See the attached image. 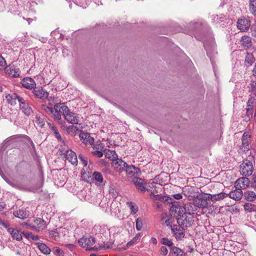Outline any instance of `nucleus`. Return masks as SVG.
Here are the masks:
<instances>
[{"label": "nucleus", "instance_id": "f257e3e1", "mask_svg": "<svg viewBox=\"0 0 256 256\" xmlns=\"http://www.w3.org/2000/svg\"><path fill=\"white\" fill-rule=\"evenodd\" d=\"M79 245L86 250L98 251L101 250H106L110 248V244H101L98 246H93L96 242L95 238L90 236L88 237H82L78 241Z\"/></svg>", "mask_w": 256, "mask_h": 256}, {"label": "nucleus", "instance_id": "f03ea898", "mask_svg": "<svg viewBox=\"0 0 256 256\" xmlns=\"http://www.w3.org/2000/svg\"><path fill=\"white\" fill-rule=\"evenodd\" d=\"M68 112H69V108L67 106L62 104H56L54 106L53 118L55 120L60 124L62 115L64 117Z\"/></svg>", "mask_w": 256, "mask_h": 256}, {"label": "nucleus", "instance_id": "7ed1b4c3", "mask_svg": "<svg viewBox=\"0 0 256 256\" xmlns=\"http://www.w3.org/2000/svg\"><path fill=\"white\" fill-rule=\"evenodd\" d=\"M240 174L245 176L252 175L254 168L252 163L248 160L244 162L240 166Z\"/></svg>", "mask_w": 256, "mask_h": 256}, {"label": "nucleus", "instance_id": "20e7f679", "mask_svg": "<svg viewBox=\"0 0 256 256\" xmlns=\"http://www.w3.org/2000/svg\"><path fill=\"white\" fill-rule=\"evenodd\" d=\"M171 230L176 240H181L185 236L184 228L176 224L171 226Z\"/></svg>", "mask_w": 256, "mask_h": 256}, {"label": "nucleus", "instance_id": "39448f33", "mask_svg": "<svg viewBox=\"0 0 256 256\" xmlns=\"http://www.w3.org/2000/svg\"><path fill=\"white\" fill-rule=\"evenodd\" d=\"M22 138H26L28 140L30 145L32 146V148H34V144L30 138L26 135L24 134H16L6 139V142H9L10 144L15 142H19L21 140V139Z\"/></svg>", "mask_w": 256, "mask_h": 256}, {"label": "nucleus", "instance_id": "423d86ee", "mask_svg": "<svg viewBox=\"0 0 256 256\" xmlns=\"http://www.w3.org/2000/svg\"><path fill=\"white\" fill-rule=\"evenodd\" d=\"M6 73L8 74L14 78H18L20 75V70L19 68L16 67L13 63L6 66L4 68Z\"/></svg>", "mask_w": 256, "mask_h": 256}, {"label": "nucleus", "instance_id": "0eeeda50", "mask_svg": "<svg viewBox=\"0 0 256 256\" xmlns=\"http://www.w3.org/2000/svg\"><path fill=\"white\" fill-rule=\"evenodd\" d=\"M80 138L82 142L86 144H90L94 148H97L94 145V138L92 137L89 133L88 132H81L79 135Z\"/></svg>", "mask_w": 256, "mask_h": 256}, {"label": "nucleus", "instance_id": "6e6552de", "mask_svg": "<svg viewBox=\"0 0 256 256\" xmlns=\"http://www.w3.org/2000/svg\"><path fill=\"white\" fill-rule=\"evenodd\" d=\"M66 159L74 166L78 164V158L76 153L71 150H66L62 153Z\"/></svg>", "mask_w": 256, "mask_h": 256}, {"label": "nucleus", "instance_id": "1a4fd4ad", "mask_svg": "<svg viewBox=\"0 0 256 256\" xmlns=\"http://www.w3.org/2000/svg\"><path fill=\"white\" fill-rule=\"evenodd\" d=\"M250 181L246 177H242L238 178L235 182L236 188H240L241 190L246 188L249 186Z\"/></svg>", "mask_w": 256, "mask_h": 256}, {"label": "nucleus", "instance_id": "9d476101", "mask_svg": "<svg viewBox=\"0 0 256 256\" xmlns=\"http://www.w3.org/2000/svg\"><path fill=\"white\" fill-rule=\"evenodd\" d=\"M124 171L126 172L127 175L130 177H137L140 174V171L138 168L134 166H128L126 168Z\"/></svg>", "mask_w": 256, "mask_h": 256}, {"label": "nucleus", "instance_id": "9b49d317", "mask_svg": "<svg viewBox=\"0 0 256 256\" xmlns=\"http://www.w3.org/2000/svg\"><path fill=\"white\" fill-rule=\"evenodd\" d=\"M35 96L40 99H44L48 98V93L42 87H35L32 90Z\"/></svg>", "mask_w": 256, "mask_h": 256}, {"label": "nucleus", "instance_id": "f8f14e48", "mask_svg": "<svg viewBox=\"0 0 256 256\" xmlns=\"http://www.w3.org/2000/svg\"><path fill=\"white\" fill-rule=\"evenodd\" d=\"M127 163L123 161L122 159L116 158L115 160H113V166L114 168L120 172L124 171L126 168L127 166Z\"/></svg>", "mask_w": 256, "mask_h": 256}, {"label": "nucleus", "instance_id": "ddd939ff", "mask_svg": "<svg viewBox=\"0 0 256 256\" xmlns=\"http://www.w3.org/2000/svg\"><path fill=\"white\" fill-rule=\"evenodd\" d=\"M132 182H134L136 187L142 192H144L146 191V188L144 185L146 182L144 180L137 177H134L132 178Z\"/></svg>", "mask_w": 256, "mask_h": 256}, {"label": "nucleus", "instance_id": "4468645a", "mask_svg": "<svg viewBox=\"0 0 256 256\" xmlns=\"http://www.w3.org/2000/svg\"><path fill=\"white\" fill-rule=\"evenodd\" d=\"M250 26L249 21L245 18L239 19L237 22V27L241 31L244 32L248 29Z\"/></svg>", "mask_w": 256, "mask_h": 256}, {"label": "nucleus", "instance_id": "2eb2a0df", "mask_svg": "<svg viewBox=\"0 0 256 256\" xmlns=\"http://www.w3.org/2000/svg\"><path fill=\"white\" fill-rule=\"evenodd\" d=\"M22 86L28 89L32 90L35 88L36 83L33 79L30 78H25L21 82Z\"/></svg>", "mask_w": 256, "mask_h": 256}, {"label": "nucleus", "instance_id": "dca6fc26", "mask_svg": "<svg viewBox=\"0 0 256 256\" xmlns=\"http://www.w3.org/2000/svg\"><path fill=\"white\" fill-rule=\"evenodd\" d=\"M35 224L36 226H35V231L40 232L46 227V222L43 219L41 218H36L34 220Z\"/></svg>", "mask_w": 256, "mask_h": 256}, {"label": "nucleus", "instance_id": "f3484780", "mask_svg": "<svg viewBox=\"0 0 256 256\" xmlns=\"http://www.w3.org/2000/svg\"><path fill=\"white\" fill-rule=\"evenodd\" d=\"M242 192L240 188H236L235 190L232 191L228 194V196L236 200H240L242 198Z\"/></svg>", "mask_w": 256, "mask_h": 256}, {"label": "nucleus", "instance_id": "a211bd4d", "mask_svg": "<svg viewBox=\"0 0 256 256\" xmlns=\"http://www.w3.org/2000/svg\"><path fill=\"white\" fill-rule=\"evenodd\" d=\"M66 120L68 122L72 124H77L78 122V117L76 114L72 112L69 110V112H68L64 116Z\"/></svg>", "mask_w": 256, "mask_h": 256}, {"label": "nucleus", "instance_id": "6ab92c4d", "mask_svg": "<svg viewBox=\"0 0 256 256\" xmlns=\"http://www.w3.org/2000/svg\"><path fill=\"white\" fill-rule=\"evenodd\" d=\"M29 212L26 210V209H20L14 212V215L16 218L24 220L29 216Z\"/></svg>", "mask_w": 256, "mask_h": 256}, {"label": "nucleus", "instance_id": "aec40b11", "mask_svg": "<svg viewBox=\"0 0 256 256\" xmlns=\"http://www.w3.org/2000/svg\"><path fill=\"white\" fill-rule=\"evenodd\" d=\"M38 250L40 251L42 253L44 254L48 255L50 254L51 250L50 248L45 244L40 243V242H36L35 244Z\"/></svg>", "mask_w": 256, "mask_h": 256}, {"label": "nucleus", "instance_id": "412c9836", "mask_svg": "<svg viewBox=\"0 0 256 256\" xmlns=\"http://www.w3.org/2000/svg\"><path fill=\"white\" fill-rule=\"evenodd\" d=\"M250 135L248 132H244L242 138V144L246 149H249Z\"/></svg>", "mask_w": 256, "mask_h": 256}, {"label": "nucleus", "instance_id": "4be33fe9", "mask_svg": "<svg viewBox=\"0 0 256 256\" xmlns=\"http://www.w3.org/2000/svg\"><path fill=\"white\" fill-rule=\"evenodd\" d=\"M228 196V194L225 192H220L215 194H210V200L212 202H216L222 200Z\"/></svg>", "mask_w": 256, "mask_h": 256}, {"label": "nucleus", "instance_id": "5701e85b", "mask_svg": "<svg viewBox=\"0 0 256 256\" xmlns=\"http://www.w3.org/2000/svg\"><path fill=\"white\" fill-rule=\"evenodd\" d=\"M241 44L246 49L249 48L252 46V39L250 36H244L241 38Z\"/></svg>", "mask_w": 256, "mask_h": 256}, {"label": "nucleus", "instance_id": "b1692460", "mask_svg": "<svg viewBox=\"0 0 256 256\" xmlns=\"http://www.w3.org/2000/svg\"><path fill=\"white\" fill-rule=\"evenodd\" d=\"M8 231L10 234V235L14 239L18 241H20L22 240V234L17 230L10 228L8 229Z\"/></svg>", "mask_w": 256, "mask_h": 256}, {"label": "nucleus", "instance_id": "393cba45", "mask_svg": "<svg viewBox=\"0 0 256 256\" xmlns=\"http://www.w3.org/2000/svg\"><path fill=\"white\" fill-rule=\"evenodd\" d=\"M48 125L51 130L53 132L55 137L61 143L64 142V140H62L61 136L58 132L56 128L54 126L53 124L48 123Z\"/></svg>", "mask_w": 256, "mask_h": 256}, {"label": "nucleus", "instance_id": "a878e982", "mask_svg": "<svg viewBox=\"0 0 256 256\" xmlns=\"http://www.w3.org/2000/svg\"><path fill=\"white\" fill-rule=\"evenodd\" d=\"M18 95L16 93H12L11 94H7L6 96V98L7 102L12 106H14L16 104V98Z\"/></svg>", "mask_w": 256, "mask_h": 256}, {"label": "nucleus", "instance_id": "bb28decb", "mask_svg": "<svg viewBox=\"0 0 256 256\" xmlns=\"http://www.w3.org/2000/svg\"><path fill=\"white\" fill-rule=\"evenodd\" d=\"M192 206L193 207L196 208L197 209L198 208H207L208 204L207 202H201L200 200H198L196 199L194 200V202L192 204Z\"/></svg>", "mask_w": 256, "mask_h": 256}, {"label": "nucleus", "instance_id": "cd10ccee", "mask_svg": "<svg viewBox=\"0 0 256 256\" xmlns=\"http://www.w3.org/2000/svg\"><path fill=\"white\" fill-rule=\"evenodd\" d=\"M248 10L254 16H256V0H248Z\"/></svg>", "mask_w": 256, "mask_h": 256}, {"label": "nucleus", "instance_id": "c85d7f7f", "mask_svg": "<svg viewBox=\"0 0 256 256\" xmlns=\"http://www.w3.org/2000/svg\"><path fill=\"white\" fill-rule=\"evenodd\" d=\"M20 109L26 115L28 116L31 115L33 112L32 108L30 106V104H26L24 106L21 105Z\"/></svg>", "mask_w": 256, "mask_h": 256}, {"label": "nucleus", "instance_id": "c756f323", "mask_svg": "<svg viewBox=\"0 0 256 256\" xmlns=\"http://www.w3.org/2000/svg\"><path fill=\"white\" fill-rule=\"evenodd\" d=\"M35 122L40 128H43L45 124L44 116L42 114L36 115Z\"/></svg>", "mask_w": 256, "mask_h": 256}, {"label": "nucleus", "instance_id": "7c9ffc66", "mask_svg": "<svg viewBox=\"0 0 256 256\" xmlns=\"http://www.w3.org/2000/svg\"><path fill=\"white\" fill-rule=\"evenodd\" d=\"M192 203H189L188 204L185 205L184 207V209L185 210V212L186 214H194L196 211L197 208L195 207H193L192 206Z\"/></svg>", "mask_w": 256, "mask_h": 256}, {"label": "nucleus", "instance_id": "2f4dec72", "mask_svg": "<svg viewBox=\"0 0 256 256\" xmlns=\"http://www.w3.org/2000/svg\"><path fill=\"white\" fill-rule=\"evenodd\" d=\"M244 198L248 201L252 202L256 198V194L252 191L248 190L244 193Z\"/></svg>", "mask_w": 256, "mask_h": 256}, {"label": "nucleus", "instance_id": "473e14b6", "mask_svg": "<svg viewBox=\"0 0 256 256\" xmlns=\"http://www.w3.org/2000/svg\"><path fill=\"white\" fill-rule=\"evenodd\" d=\"M196 198L201 202H207V200H210V194L206 193H200L196 196Z\"/></svg>", "mask_w": 256, "mask_h": 256}, {"label": "nucleus", "instance_id": "72a5a7b5", "mask_svg": "<svg viewBox=\"0 0 256 256\" xmlns=\"http://www.w3.org/2000/svg\"><path fill=\"white\" fill-rule=\"evenodd\" d=\"M170 250L175 256H185L184 252L181 249L174 246L172 247Z\"/></svg>", "mask_w": 256, "mask_h": 256}, {"label": "nucleus", "instance_id": "f704fd0d", "mask_svg": "<svg viewBox=\"0 0 256 256\" xmlns=\"http://www.w3.org/2000/svg\"><path fill=\"white\" fill-rule=\"evenodd\" d=\"M186 213H184L182 215L178 214V217L177 218V222L180 226H182L186 224Z\"/></svg>", "mask_w": 256, "mask_h": 256}, {"label": "nucleus", "instance_id": "c9c22d12", "mask_svg": "<svg viewBox=\"0 0 256 256\" xmlns=\"http://www.w3.org/2000/svg\"><path fill=\"white\" fill-rule=\"evenodd\" d=\"M254 60L255 58L253 54L248 52L245 58V63L248 64V66H250L254 62Z\"/></svg>", "mask_w": 256, "mask_h": 256}, {"label": "nucleus", "instance_id": "e433bc0d", "mask_svg": "<svg viewBox=\"0 0 256 256\" xmlns=\"http://www.w3.org/2000/svg\"><path fill=\"white\" fill-rule=\"evenodd\" d=\"M127 204L130 210L131 214H136L138 210V208L136 205L132 202H128Z\"/></svg>", "mask_w": 256, "mask_h": 256}, {"label": "nucleus", "instance_id": "4c0bfd02", "mask_svg": "<svg viewBox=\"0 0 256 256\" xmlns=\"http://www.w3.org/2000/svg\"><path fill=\"white\" fill-rule=\"evenodd\" d=\"M244 208L245 210L249 212H256V206L250 204V203H246L244 205Z\"/></svg>", "mask_w": 256, "mask_h": 256}, {"label": "nucleus", "instance_id": "58836bf2", "mask_svg": "<svg viewBox=\"0 0 256 256\" xmlns=\"http://www.w3.org/2000/svg\"><path fill=\"white\" fill-rule=\"evenodd\" d=\"M93 176L97 182L102 184L103 182V177L102 174L100 172H94L93 174Z\"/></svg>", "mask_w": 256, "mask_h": 256}, {"label": "nucleus", "instance_id": "ea45409f", "mask_svg": "<svg viewBox=\"0 0 256 256\" xmlns=\"http://www.w3.org/2000/svg\"><path fill=\"white\" fill-rule=\"evenodd\" d=\"M160 242L164 245L168 246L170 248L174 246L173 242L166 238H162L160 240Z\"/></svg>", "mask_w": 256, "mask_h": 256}, {"label": "nucleus", "instance_id": "a19ab883", "mask_svg": "<svg viewBox=\"0 0 256 256\" xmlns=\"http://www.w3.org/2000/svg\"><path fill=\"white\" fill-rule=\"evenodd\" d=\"M42 110H44L48 114L54 115V108L48 106L46 105H42Z\"/></svg>", "mask_w": 256, "mask_h": 256}, {"label": "nucleus", "instance_id": "79ce46f5", "mask_svg": "<svg viewBox=\"0 0 256 256\" xmlns=\"http://www.w3.org/2000/svg\"><path fill=\"white\" fill-rule=\"evenodd\" d=\"M212 21L214 24L220 23L223 20L224 18L219 16L218 15H213L211 16Z\"/></svg>", "mask_w": 256, "mask_h": 256}, {"label": "nucleus", "instance_id": "37998d69", "mask_svg": "<svg viewBox=\"0 0 256 256\" xmlns=\"http://www.w3.org/2000/svg\"><path fill=\"white\" fill-rule=\"evenodd\" d=\"M50 238L55 240H58L60 238L59 234L55 230H50L49 232Z\"/></svg>", "mask_w": 256, "mask_h": 256}, {"label": "nucleus", "instance_id": "c03bdc74", "mask_svg": "<svg viewBox=\"0 0 256 256\" xmlns=\"http://www.w3.org/2000/svg\"><path fill=\"white\" fill-rule=\"evenodd\" d=\"M142 222L141 218H138L136 220V227L138 230H140L142 227Z\"/></svg>", "mask_w": 256, "mask_h": 256}, {"label": "nucleus", "instance_id": "a18cd8bd", "mask_svg": "<svg viewBox=\"0 0 256 256\" xmlns=\"http://www.w3.org/2000/svg\"><path fill=\"white\" fill-rule=\"evenodd\" d=\"M253 108L251 107H247L246 108V116L248 117V119L250 120L252 117L253 115Z\"/></svg>", "mask_w": 256, "mask_h": 256}, {"label": "nucleus", "instance_id": "49530a36", "mask_svg": "<svg viewBox=\"0 0 256 256\" xmlns=\"http://www.w3.org/2000/svg\"><path fill=\"white\" fill-rule=\"evenodd\" d=\"M248 87L250 88L249 91L254 94V92L256 88V82L254 80L252 81Z\"/></svg>", "mask_w": 256, "mask_h": 256}, {"label": "nucleus", "instance_id": "de8ad7c7", "mask_svg": "<svg viewBox=\"0 0 256 256\" xmlns=\"http://www.w3.org/2000/svg\"><path fill=\"white\" fill-rule=\"evenodd\" d=\"M20 225L25 228H29L33 230H35V226L29 224L28 222H24L20 224Z\"/></svg>", "mask_w": 256, "mask_h": 256}, {"label": "nucleus", "instance_id": "09e8293b", "mask_svg": "<svg viewBox=\"0 0 256 256\" xmlns=\"http://www.w3.org/2000/svg\"><path fill=\"white\" fill-rule=\"evenodd\" d=\"M6 64L5 59L2 56H0V67L5 68Z\"/></svg>", "mask_w": 256, "mask_h": 256}, {"label": "nucleus", "instance_id": "8fccbe9b", "mask_svg": "<svg viewBox=\"0 0 256 256\" xmlns=\"http://www.w3.org/2000/svg\"><path fill=\"white\" fill-rule=\"evenodd\" d=\"M16 100H18V101L20 103V108L21 107V105L24 106L27 104L25 100L22 98L18 96V98H17Z\"/></svg>", "mask_w": 256, "mask_h": 256}, {"label": "nucleus", "instance_id": "3c124183", "mask_svg": "<svg viewBox=\"0 0 256 256\" xmlns=\"http://www.w3.org/2000/svg\"><path fill=\"white\" fill-rule=\"evenodd\" d=\"M254 102V98H249V100H248V101L247 102L246 106L252 108Z\"/></svg>", "mask_w": 256, "mask_h": 256}, {"label": "nucleus", "instance_id": "603ef678", "mask_svg": "<svg viewBox=\"0 0 256 256\" xmlns=\"http://www.w3.org/2000/svg\"><path fill=\"white\" fill-rule=\"evenodd\" d=\"M93 155L96 156L98 158H102L103 156V153L100 150H96L92 152Z\"/></svg>", "mask_w": 256, "mask_h": 256}, {"label": "nucleus", "instance_id": "864d4df0", "mask_svg": "<svg viewBox=\"0 0 256 256\" xmlns=\"http://www.w3.org/2000/svg\"><path fill=\"white\" fill-rule=\"evenodd\" d=\"M168 250L166 246H162L160 248V253L164 256H166L168 254Z\"/></svg>", "mask_w": 256, "mask_h": 256}, {"label": "nucleus", "instance_id": "5fc2aeb1", "mask_svg": "<svg viewBox=\"0 0 256 256\" xmlns=\"http://www.w3.org/2000/svg\"><path fill=\"white\" fill-rule=\"evenodd\" d=\"M79 158L82 162V164H84V166H86L88 164V162H87L86 159L85 158L83 157V156L81 154L79 155Z\"/></svg>", "mask_w": 256, "mask_h": 256}, {"label": "nucleus", "instance_id": "6e6d98bb", "mask_svg": "<svg viewBox=\"0 0 256 256\" xmlns=\"http://www.w3.org/2000/svg\"><path fill=\"white\" fill-rule=\"evenodd\" d=\"M77 130H78V129L76 127L74 126H71L67 128L68 132H76Z\"/></svg>", "mask_w": 256, "mask_h": 256}, {"label": "nucleus", "instance_id": "4d7b16f0", "mask_svg": "<svg viewBox=\"0 0 256 256\" xmlns=\"http://www.w3.org/2000/svg\"><path fill=\"white\" fill-rule=\"evenodd\" d=\"M54 250L56 253L58 254H63V252L58 247H54Z\"/></svg>", "mask_w": 256, "mask_h": 256}, {"label": "nucleus", "instance_id": "13d9d810", "mask_svg": "<svg viewBox=\"0 0 256 256\" xmlns=\"http://www.w3.org/2000/svg\"><path fill=\"white\" fill-rule=\"evenodd\" d=\"M172 196L176 200H180L182 198V196L180 194H174Z\"/></svg>", "mask_w": 256, "mask_h": 256}, {"label": "nucleus", "instance_id": "bf43d9fd", "mask_svg": "<svg viewBox=\"0 0 256 256\" xmlns=\"http://www.w3.org/2000/svg\"><path fill=\"white\" fill-rule=\"evenodd\" d=\"M23 234H24V236L26 238H31L32 236V232H23Z\"/></svg>", "mask_w": 256, "mask_h": 256}, {"label": "nucleus", "instance_id": "052dcab7", "mask_svg": "<svg viewBox=\"0 0 256 256\" xmlns=\"http://www.w3.org/2000/svg\"><path fill=\"white\" fill-rule=\"evenodd\" d=\"M252 178L254 180V182L252 183V186L256 190V176L253 175Z\"/></svg>", "mask_w": 256, "mask_h": 256}, {"label": "nucleus", "instance_id": "680f3d73", "mask_svg": "<svg viewBox=\"0 0 256 256\" xmlns=\"http://www.w3.org/2000/svg\"><path fill=\"white\" fill-rule=\"evenodd\" d=\"M140 233H138L137 234L136 236H134V238L130 241V242H132L133 243L135 242H136V240L139 238L140 237Z\"/></svg>", "mask_w": 256, "mask_h": 256}, {"label": "nucleus", "instance_id": "e2e57ef3", "mask_svg": "<svg viewBox=\"0 0 256 256\" xmlns=\"http://www.w3.org/2000/svg\"><path fill=\"white\" fill-rule=\"evenodd\" d=\"M150 196H152V198L154 200H158L160 196V195H159V194H154L152 192Z\"/></svg>", "mask_w": 256, "mask_h": 256}, {"label": "nucleus", "instance_id": "0e129e2a", "mask_svg": "<svg viewBox=\"0 0 256 256\" xmlns=\"http://www.w3.org/2000/svg\"><path fill=\"white\" fill-rule=\"evenodd\" d=\"M6 204L4 202H0V211L2 210L6 207Z\"/></svg>", "mask_w": 256, "mask_h": 256}, {"label": "nucleus", "instance_id": "69168bd1", "mask_svg": "<svg viewBox=\"0 0 256 256\" xmlns=\"http://www.w3.org/2000/svg\"><path fill=\"white\" fill-rule=\"evenodd\" d=\"M31 239H32L34 240H40V238L38 236H34V234H32Z\"/></svg>", "mask_w": 256, "mask_h": 256}, {"label": "nucleus", "instance_id": "338daca9", "mask_svg": "<svg viewBox=\"0 0 256 256\" xmlns=\"http://www.w3.org/2000/svg\"><path fill=\"white\" fill-rule=\"evenodd\" d=\"M204 48H205L207 52V54H208L209 52L208 46V44L206 42H205V43H204Z\"/></svg>", "mask_w": 256, "mask_h": 256}, {"label": "nucleus", "instance_id": "774afa93", "mask_svg": "<svg viewBox=\"0 0 256 256\" xmlns=\"http://www.w3.org/2000/svg\"><path fill=\"white\" fill-rule=\"evenodd\" d=\"M253 75L256 76V62L254 66V68L252 70Z\"/></svg>", "mask_w": 256, "mask_h": 256}]
</instances>
